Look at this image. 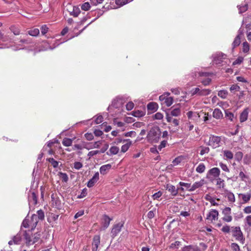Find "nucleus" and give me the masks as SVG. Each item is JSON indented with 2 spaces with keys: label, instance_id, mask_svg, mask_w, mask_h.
I'll return each instance as SVG.
<instances>
[{
  "label": "nucleus",
  "instance_id": "obj_21",
  "mask_svg": "<svg viewBox=\"0 0 251 251\" xmlns=\"http://www.w3.org/2000/svg\"><path fill=\"white\" fill-rule=\"evenodd\" d=\"M166 188L174 196H176L177 194H178V190H177V189H176V188L175 186L173 185H171V184H168L166 186Z\"/></svg>",
  "mask_w": 251,
  "mask_h": 251
},
{
  "label": "nucleus",
  "instance_id": "obj_15",
  "mask_svg": "<svg viewBox=\"0 0 251 251\" xmlns=\"http://www.w3.org/2000/svg\"><path fill=\"white\" fill-rule=\"evenodd\" d=\"M100 236L99 235H95L93 239V248L92 251H97L99 246L100 244Z\"/></svg>",
  "mask_w": 251,
  "mask_h": 251
},
{
  "label": "nucleus",
  "instance_id": "obj_5",
  "mask_svg": "<svg viewBox=\"0 0 251 251\" xmlns=\"http://www.w3.org/2000/svg\"><path fill=\"white\" fill-rule=\"evenodd\" d=\"M169 95L170 93H167L160 96L159 98V100L168 107L171 106L173 103V98L169 97Z\"/></svg>",
  "mask_w": 251,
  "mask_h": 251
},
{
  "label": "nucleus",
  "instance_id": "obj_31",
  "mask_svg": "<svg viewBox=\"0 0 251 251\" xmlns=\"http://www.w3.org/2000/svg\"><path fill=\"white\" fill-rule=\"evenodd\" d=\"M133 0H115V3L117 5L116 8H119L132 1Z\"/></svg>",
  "mask_w": 251,
  "mask_h": 251
},
{
  "label": "nucleus",
  "instance_id": "obj_49",
  "mask_svg": "<svg viewBox=\"0 0 251 251\" xmlns=\"http://www.w3.org/2000/svg\"><path fill=\"white\" fill-rule=\"evenodd\" d=\"M243 158V153L241 151L237 152L235 155V159L237 161H240Z\"/></svg>",
  "mask_w": 251,
  "mask_h": 251
},
{
  "label": "nucleus",
  "instance_id": "obj_51",
  "mask_svg": "<svg viewBox=\"0 0 251 251\" xmlns=\"http://www.w3.org/2000/svg\"><path fill=\"white\" fill-rule=\"evenodd\" d=\"M194 245H189L184 246L182 251H194Z\"/></svg>",
  "mask_w": 251,
  "mask_h": 251
},
{
  "label": "nucleus",
  "instance_id": "obj_19",
  "mask_svg": "<svg viewBox=\"0 0 251 251\" xmlns=\"http://www.w3.org/2000/svg\"><path fill=\"white\" fill-rule=\"evenodd\" d=\"M205 181L203 179H201L199 181L195 182L191 186L190 192L195 191L197 188H200L204 184Z\"/></svg>",
  "mask_w": 251,
  "mask_h": 251
},
{
  "label": "nucleus",
  "instance_id": "obj_57",
  "mask_svg": "<svg viewBox=\"0 0 251 251\" xmlns=\"http://www.w3.org/2000/svg\"><path fill=\"white\" fill-rule=\"evenodd\" d=\"M90 8V5L88 2L84 3L81 6V9L83 10L87 11Z\"/></svg>",
  "mask_w": 251,
  "mask_h": 251
},
{
  "label": "nucleus",
  "instance_id": "obj_1",
  "mask_svg": "<svg viewBox=\"0 0 251 251\" xmlns=\"http://www.w3.org/2000/svg\"><path fill=\"white\" fill-rule=\"evenodd\" d=\"M32 230H25L23 232V236L26 246H29L37 242L40 238L41 235L36 232L34 234L32 233Z\"/></svg>",
  "mask_w": 251,
  "mask_h": 251
},
{
  "label": "nucleus",
  "instance_id": "obj_54",
  "mask_svg": "<svg viewBox=\"0 0 251 251\" xmlns=\"http://www.w3.org/2000/svg\"><path fill=\"white\" fill-rule=\"evenodd\" d=\"M59 176L63 181L66 182L68 180V176L66 173L60 172Z\"/></svg>",
  "mask_w": 251,
  "mask_h": 251
},
{
  "label": "nucleus",
  "instance_id": "obj_11",
  "mask_svg": "<svg viewBox=\"0 0 251 251\" xmlns=\"http://www.w3.org/2000/svg\"><path fill=\"white\" fill-rule=\"evenodd\" d=\"M23 233L22 232H19L15 236H13L12 240L8 242L9 245L20 244L22 239V236H23Z\"/></svg>",
  "mask_w": 251,
  "mask_h": 251
},
{
  "label": "nucleus",
  "instance_id": "obj_41",
  "mask_svg": "<svg viewBox=\"0 0 251 251\" xmlns=\"http://www.w3.org/2000/svg\"><path fill=\"white\" fill-rule=\"evenodd\" d=\"M250 50L249 44L247 42H245L242 44V51L244 53H248Z\"/></svg>",
  "mask_w": 251,
  "mask_h": 251
},
{
  "label": "nucleus",
  "instance_id": "obj_27",
  "mask_svg": "<svg viewBox=\"0 0 251 251\" xmlns=\"http://www.w3.org/2000/svg\"><path fill=\"white\" fill-rule=\"evenodd\" d=\"M119 151V148L117 146H112L110 147L106 154L109 156L117 154Z\"/></svg>",
  "mask_w": 251,
  "mask_h": 251
},
{
  "label": "nucleus",
  "instance_id": "obj_43",
  "mask_svg": "<svg viewBox=\"0 0 251 251\" xmlns=\"http://www.w3.org/2000/svg\"><path fill=\"white\" fill-rule=\"evenodd\" d=\"M148 109L151 110H156L157 109V104L155 102H150L148 105Z\"/></svg>",
  "mask_w": 251,
  "mask_h": 251
},
{
  "label": "nucleus",
  "instance_id": "obj_3",
  "mask_svg": "<svg viewBox=\"0 0 251 251\" xmlns=\"http://www.w3.org/2000/svg\"><path fill=\"white\" fill-rule=\"evenodd\" d=\"M220 170L218 168L214 167L210 169L207 173L206 178L211 181H213L219 177Z\"/></svg>",
  "mask_w": 251,
  "mask_h": 251
},
{
  "label": "nucleus",
  "instance_id": "obj_25",
  "mask_svg": "<svg viewBox=\"0 0 251 251\" xmlns=\"http://www.w3.org/2000/svg\"><path fill=\"white\" fill-rule=\"evenodd\" d=\"M248 108L245 109L241 113L240 116V121L242 123L245 122L248 119Z\"/></svg>",
  "mask_w": 251,
  "mask_h": 251
},
{
  "label": "nucleus",
  "instance_id": "obj_46",
  "mask_svg": "<svg viewBox=\"0 0 251 251\" xmlns=\"http://www.w3.org/2000/svg\"><path fill=\"white\" fill-rule=\"evenodd\" d=\"M200 148H201V150L200 154L201 155H203L205 154L208 153L209 151L210 150L208 147L201 146L200 147Z\"/></svg>",
  "mask_w": 251,
  "mask_h": 251
},
{
  "label": "nucleus",
  "instance_id": "obj_28",
  "mask_svg": "<svg viewBox=\"0 0 251 251\" xmlns=\"http://www.w3.org/2000/svg\"><path fill=\"white\" fill-rule=\"evenodd\" d=\"M225 193L226 195V197H227L229 202H235V199L234 195L233 194V193H232L228 190H225Z\"/></svg>",
  "mask_w": 251,
  "mask_h": 251
},
{
  "label": "nucleus",
  "instance_id": "obj_33",
  "mask_svg": "<svg viewBox=\"0 0 251 251\" xmlns=\"http://www.w3.org/2000/svg\"><path fill=\"white\" fill-rule=\"evenodd\" d=\"M228 95V92L226 90H221L218 93V96L222 99H225Z\"/></svg>",
  "mask_w": 251,
  "mask_h": 251
},
{
  "label": "nucleus",
  "instance_id": "obj_12",
  "mask_svg": "<svg viewBox=\"0 0 251 251\" xmlns=\"http://www.w3.org/2000/svg\"><path fill=\"white\" fill-rule=\"evenodd\" d=\"M123 225L124 224L123 223L120 222L113 226L111 231V233L113 237L117 236V234L121 231Z\"/></svg>",
  "mask_w": 251,
  "mask_h": 251
},
{
  "label": "nucleus",
  "instance_id": "obj_45",
  "mask_svg": "<svg viewBox=\"0 0 251 251\" xmlns=\"http://www.w3.org/2000/svg\"><path fill=\"white\" fill-rule=\"evenodd\" d=\"M180 114V110L179 108L173 109L171 112V115L172 116H178Z\"/></svg>",
  "mask_w": 251,
  "mask_h": 251
},
{
  "label": "nucleus",
  "instance_id": "obj_63",
  "mask_svg": "<svg viewBox=\"0 0 251 251\" xmlns=\"http://www.w3.org/2000/svg\"><path fill=\"white\" fill-rule=\"evenodd\" d=\"M134 105V104L132 102H131V101L128 102L126 104V109H127V110L130 111L133 108Z\"/></svg>",
  "mask_w": 251,
  "mask_h": 251
},
{
  "label": "nucleus",
  "instance_id": "obj_59",
  "mask_svg": "<svg viewBox=\"0 0 251 251\" xmlns=\"http://www.w3.org/2000/svg\"><path fill=\"white\" fill-rule=\"evenodd\" d=\"M87 194V189L86 188H84L82 190L81 194L78 196L77 198L79 199H81L85 197Z\"/></svg>",
  "mask_w": 251,
  "mask_h": 251
},
{
  "label": "nucleus",
  "instance_id": "obj_64",
  "mask_svg": "<svg viewBox=\"0 0 251 251\" xmlns=\"http://www.w3.org/2000/svg\"><path fill=\"white\" fill-rule=\"evenodd\" d=\"M231 247L233 251H240L239 246L236 243H232L231 245Z\"/></svg>",
  "mask_w": 251,
  "mask_h": 251
},
{
  "label": "nucleus",
  "instance_id": "obj_60",
  "mask_svg": "<svg viewBox=\"0 0 251 251\" xmlns=\"http://www.w3.org/2000/svg\"><path fill=\"white\" fill-rule=\"evenodd\" d=\"M219 165L224 171L229 172V170L226 164L221 162L220 163Z\"/></svg>",
  "mask_w": 251,
  "mask_h": 251
},
{
  "label": "nucleus",
  "instance_id": "obj_38",
  "mask_svg": "<svg viewBox=\"0 0 251 251\" xmlns=\"http://www.w3.org/2000/svg\"><path fill=\"white\" fill-rule=\"evenodd\" d=\"M73 140L71 139L65 138L62 141L63 145L65 147L71 146L72 144Z\"/></svg>",
  "mask_w": 251,
  "mask_h": 251
},
{
  "label": "nucleus",
  "instance_id": "obj_30",
  "mask_svg": "<svg viewBox=\"0 0 251 251\" xmlns=\"http://www.w3.org/2000/svg\"><path fill=\"white\" fill-rule=\"evenodd\" d=\"M200 246L201 247V249H200L198 246L194 245V251H205L207 248V245L202 242L200 243Z\"/></svg>",
  "mask_w": 251,
  "mask_h": 251
},
{
  "label": "nucleus",
  "instance_id": "obj_2",
  "mask_svg": "<svg viewBox=\"0 0 251 251\" xmlns=\"http://www.w3.org/2000/svg\"><path fill=\"white\" fill-rule=\"evenodd\" d=\"M161 136V131L157 126L152 127L147 135V139L151 143H157Z\"/></svg>",
  "mask_w": 251,
  "mask_h": 251
},
{
  "label": "nucleus",
  "instance_id": "obj_18",
  "mask_svg": "<svg viewBox=\"0 0 251 251\" xmlns=\"http://www.w3.org/2000/svg\"><path fill=\"white\" fill-rule=\"evenodd\" d=\"M244 229L248 232L251 231V215H249L245 218Z\"/></svg>",
  "mask_w": 251,
  "mask_h": 251
},
{
  "label": "nucleus",
  "instance_id": "obj_61",
  "mask_svg": "<svg viewBox=\"0 0 251 251\" xmlns=\"http://www.w3.org/2000/svg\"><path fill=\"white\" fill-rule=\"evenodd\" d=\"M84 136L88 141H91L94 138L93 134L92 133H86L85 134Z\"/></svg>",
  "mask_w": 251,
  "mask_h": 251
},
{
  "label": "nucleus",
  "instance_id": "obj_48",
  "mask_svg": "<svg viewBox=\"0 0 251 251\" xmlns=\"http://www.w3.org/2000/svg\"><path fill=\"white\" fill-rule=\"evenodd\" d=\"M37 214L36 215L37 216V218H38V219L40 220H43L45 217L44 213L43 211L42 210H39L37 211Z\"/></svg>",
  "mask_w": 251,
  "mask_h": 251
},
{
  "label": "nucleus",
  "instance_id": "obj_17",
  "mask_svg": "<svg viewBox=\"0 0 251 251\" xmlns=\"http://www.w3.org/2000/svg\"><path fill=\"white\" fill-rule=\"evenodd\" d=\"M112 166L110 164H107L101 166L100 168V172L101 175H105L107 174L111 169Z\"/></svg>",
  "mask_w": 251,
  "mask_h": 251
},
{
  "label": "nucleus",
  "instance_id": "obj_29",
  "mask_svg": "<svg viewBox=\"0 0 251 251\" xmlns=\"http://www.w3.org/2000/svg\"><path fill=\"white\" fill-rule=\"evenodd\" d=\"M145 113V110H135L132 112V115L134 117L140 118L144 116Z\"/></svg>",
  "mask_w": 251,
  "mask_h": 251
},
{
  "label": "nucleus",
  "instance_id": "obj_34",
  "mask_svg": "<svg viewBox=\"0 0 251 251\" xmlns=\"http://www.w3.org/2000/svg\"><path fill=\"white\" fill-rule=\"evenodd\" d=\"M80 12V10L78 7L74 6L73 11L70 12V15L73 16L74 17H76L78 16Z\"/></svg>",
  "mask_w": 251,
  "mask_h": 251
},
{
  "label": "nucleus",
  "instance_id": "obj_32",
  "mask_svg": "<svg viewBox=\"0 0 251 251\" xmlns=\"http://www.w3.org/2000/svg\"><path fill=\"white\" fill-rule=\"evenodd\" d=\"M205 170V166L204 164L201 163L199 164L198 167L196 169V171L198 173H203Z\"/></svg>",
  "mask_w": 251,
  "mask_h": 251
},
{
  "label": "nucleus",
  "instance_id": "obj_13",
  "mask_svg": "<svg viewBox=\"0 0 251 251\" xmlns=\"http://www.w3.org/2000/svg\"><path fill=\"white\" fill-rule=\"evenodd\" d=\"M28 200L29 206L37 203V196L35 192H30L28 194Z\"/></svg>",
  "mask_w": 251,
  "mask_h": 251
},
{
  "label": "nucleus",
  "instance_id": "obj_14",
  "mask_svg": "<svg viewBox=\"0 0 251 251\" xmlns=\"http://www.w3.org/2000/svg\"><path fill=\"white\" fill-rule=\"evenodd\" d=\"M112 220V218H110L109 216L106 215H104L102 217L101 225L102 227L101 229L105 230L107 228L110 224V221Z\"/></svg>",
  "mask_w": 251,
  "mask_h": 251
},
{
  "label": "nucleus",
  "instance_id": "obj_53",
  "mask_svg": "<svg viewBox=\"0 0 251 251\" xmlns=\"http://www.w3.org/2000/svg\"><path fill=\"white\" fill-rule=\"evenodd\" d=\"M22 226L25 228H31V224L30 221H29L28 220L25 219L22 223Z\"/></svg>",
  "mask_w": 251,
  "mask_h": 251
},
{
  "label": "nucleus",
  "instance_id": "obj_36",
  "mask_svg": "<svg viewBox=\"0 0 251 251\" xmlns=\"http://www.w3.org/2000/svg\"><path fill=\"white\" fill-rule=\"evenodd\" d=\"M225 117L230 121H232L234 118V114L228 110H225Z\"/></svg>",
  "mask_w": 251,
  "mask_h": 251
},
{
  "label": "nucleus",
  "instance_id": "obj_20",
  "mask_svg": "<svg viewBox=\"0 0 251 251\" xmlns=\"http://www.w3.org/2000/svg\"><path fill=\"white\" fill-rule=\"evenodd\" d=\"M38 218H37V216L36 214H33L31 217V220L30 221L31 224V229L33 230L36 227L37 223L39 221Z\"/></svg>",
  "mask_w": 251,
  "mask_h": 251
},
{
  "label": "nucleus",
  "instance_id": "obj_16",
  "mask_svg": "<svg viewBox=\"0 0 251 251\" xmlns=\"http://www.w3.org/2000/svg\"><path fill=\"white\" fill-rule=\"evenodd\" d=\"M99 179V172H96L95 173L92 178L88 181L87 183V187L89 188L93 187L94 185V184L98 181Z\"/></svg>",
  "mask_w": 251,
  "mask_h": 251
},
{
  "label": "nucleus",
  "instance_id": "obj_24",
  "mask_svg": "<svg viewBox=\"0 0 251 251\" xmlns=\"http://www.w3.org/2000/svg\"><path fill=\"white\" fill-rule=\"evenodd\" d=\"M126 141V143L123 145L121 147V151L126 152L132 144V142L130 139L124 140V142Z\"/></svg>",
  "mask_w": 251,
  "mask_h": 251
},
{
  "label": "nucleus",
  "instance_id": "obj_58",
  "mask_svg": "<svg viewBox=\"0 0 251 251\" xmlns=\"http://www.w3.org/2000/svg\"><path fill=\"white\" fill-rule=\"evenodd\" d=\"M83 167L82 164L80 162H75L74 164V167L76 170H79Z\"/></svg>",
  "mask_w": 251,
  "mask_h": 251
},
{
  "label": "nucleus",
  "instance_id": "obj_7",
  "mask_svg": "<svg viewBox=\"0 0 251 251\" xmlns=\"http://www.w3.org/2000/svg\"><path fill=\"white\" fill-rule=\"evenodd\" d=\"M212 75V73L208 72H199V76L206 77L205 79L201 80V83L204 86L208 85L211 81V79L209 77V76H210Z\"/></svg>",
  "mask_w": 251,
  "mask_h": 251
},
{
  "label": "nucleus",
  "instance_id": "obj_23",
  "mask_svg": "<svg viewBox=\"0 0 251 251\" xmlns=\"http://www.w3.org/2000/svg\"><path fill=\"white\" fill-rule=\"evenodd\" d=\"M213 117L216 119H221L223 117V114L222 111L219 108L214 109L213 114Z\"/></svg>",
  "mask_w": 251,
  "mask_h": 251
},
{
  "label": "nucleus",
  "instance_id": "obj_56",
  "mask_svg": "<svg viewBox=\"0 0 251 251\" xmlns=\"http://www.w3.org/2000/svg\"><path fill=\"white\" fill-rule=\"evenodd\" d=\"M240 89V86H239L237 84H233L230 87V91L231 92L233 91H239Z\"/></svg>",
  "mask_w": 251,
  "mask_h": 251
},
{
  "label": "nucleus",
  "instance_id": "obj_62",
  "mask_svg": "<svg viewBox=\"0 0 251 251\" xmlns=\"http://www.w3.org/2000/svg\"><path fill=\"white\" fill-rule=\"evenodd\" d=\"M230 226L228 225H225L221 229V230L225 233H228L230 231Z\"/></svg>",
  "mask_w": 251,
  "mask_h": 251
},
{
  "label": "nucleus",
  "instance_id": "obj_50",
  "mask_svg": "<svg viewBox=\"0 0 251 251\" xmlns=\"http://www.w3.org/2000/svg\"><path fill=\"white\" fill-rule=\"evenodd\" d=\"M162 195V192L160 191H158L157 192L154 193L152 196V198L153 200H158L159 198H160Z\"/></svg>",
  "mask_w": 251,
  "mask_h": 251
},
{
  "label": "nucleus",
  "instance_id": "obj_37",
  "mask_svg": "<svg viewBox=\"0 0 251 251\" xmlns=\"http://www.w3.org/2000/svg\"><path fill=\"white\" fill-rule=\"evenodd\" d=\"M187 116L189 119H194V118H197L200 117L197 112H193L191 111L187 113Z\"/></svg>",
  "mask_w": 251,
  "mask_h": 251
},
{
  "label": "nucleus",
  "instance_id": "obj_26",
  "mask_svg": "<svg viewBox=\"0 0 251 251\" xmlns=\"http://www.w3.org/2000/svg\"><path fill=\"white\" fill-rule=\"evenodd\" d=\"M101 144V141H99L94 142L93 144L90 143L89 144L88 146L84 147V148L88 150H89L90 149H95V148H99L100 147V145Z\"/></svg>",
  "mask_w": 251,
  "mask_h": 251
},
{
  "label": "nucleus",
  "instance_id": "obj_39",
  "mask_svg": "<svg viewBox=\"0 0 251 251\" xmlns=\"http://www.w3.org/2000/svg\"><path fill=\"white\" fill-rule=\"evenodd\" d=\"M224 155L225 157L227 159H231L233 157V154L232 152L228 150H225L224 151Z\"/></svg>",
  "mask_w": 251,
  "mask_h": 251
},
{
  "label": "nucleus",
  "instance_id": "obj_6",
  "mask_svg": "<svg viewBox=\"0 0 251 251\" xmlns=\"http://www.w3.org/2000/svg\"><path fill=\"white\" fill-rule=\"evenodd\" d=\"M221 142V138L219 136L211 135L209 137L208 145L213 148H217L219 147Z\"/></svg>",
  "mask_w": 251,
  "mask_h": 251
},
{
  "label": "nucleus",
  "instance_id": "obj_22",
  "mask_svg": "<svg viewBox=\"0 0 251 251\" xmlns=\"http://www.w3.org/2000/svg\"><path fill=\"white\" fill-rule=\"evenodd\" d=\"M242 34V31L239 30L238 34L235 38L234 41L232 43L233 48L238 46L241 43V35Z\"/></svg>",
  "mask_w": 251,
  "mask_h": 251
},
{
  "label": "nucleus",
  "instance_id": "obj_9",
  "mask_svg": "<svg viewBox=\"0 0 251 251\" xmlns=\"http://www.w3.org/2000/svg\"><path fill=\"white\" fill-rule=\"evenodd\" d=\"M213 61L216 64H221L223 60L225 59L226 55L222 52H217L214 54L212 56Z\"/></svg>",
  "mask_w": 251,
  "mask_h": 251
},
{
  "label": "nucleus",
  "instance_id": "obj_35",
  "mask_svg": "<svg viewBox=\"0 0 251 251\" xmlns=\"http://www.w3.org/2000/svg\"><path fill=\"white\" fill-rule=\"evenodd\" d=\"M239 196H242V200L244 201L245 202H248L250 201L251 198V193H247L246 194H239Z\"/></svg>",
  "mask_w": 251,
  "mask_h": 251
},
{
  "label": "nucleus",
  "instance_id": "obj_40",
  "mask_svg": "<svg viewBox=\"0 0 251 251\" xmlns=\"http://www.w3.org/2000/svg\"><path fill=\"white\" fill-rule=\"evenodd\" d=\"M215 180H216V185L219 188H224L225 187V181L223 179L218 177Z\"/></svg>",
  "mask_w": 251,
  "mask_h": 251
},
{
  "label": "nucleus",
  "instance_id": "obj_44",
  "mask_svg": "<svg viewBox=\"0 0 251 251\" xmlns=\"http://www.w3.org/2000/svg\"><path fill=\"white\" fill-rule=\"evenodd\" d=\"M28 34L32 36H36L39 34V30L38 28L31 29L28 31Z\"/></svg>",
  "mask_w": 251,
  "mask_h": 251
},
{
  "label": "nucleus",
  "instance_id": "obj_8",
  "mask_svg": "<svg viewBox=\"0 0 251 251\" xmlns=\"http://www.w3.org/2000/svg\"><path fill=\"white\" fill-rule=\"evenodd\" d=\"M232 236L234 237L236 240L238 241H242L243 239V234L241 230L240 227L239 226L232 227Z\"/></svg>",
  "mask_w": 251,
  "mask_h": 251
},
{
  "label": "nucleus",
  "instance_id": "obj_55",
  "mask_svg": "<svg viewBox=\"0 0 251 251\" xmlns=\"http://www.w3.org/2000/svg\"><path fill=\"white\" fill-rule=\"evenodd\" d=\"M239 177L243 181H246L249 179V176L247 175H245L243 172H240L239 173Z\"/></svg>",
  "mask_w": 251,
  "mask_h": 251
},
{
  "label": "nucleus",
  "instance_id": "obj_10",
  "mask_svg": "<svg viewBox=\"0 0 251 251\" xmlns=\"http://www.w3.org/2000/svg\"><path fill=\"white\" fill-rule=\"evenodd\" d=\"M219 212L216 209H211L206 216V219L212 222L218 218Z\"/></svg>",
  "mask_w": 251,
  "mask_h": 251
},
{
  "label": "nucleus",
  "instance_id": "obj_47",
  "mask_svg": "<svg viewBox=\"0 0 251 251\" xmlns=\"http://www.w3.org/2000/svg\"><path fill=\"white\" fill-rule=\"evenodd\" d=\"M48 161L51 163V165L53 168H57L58 166V162L55 160L53 158H50L48 159Z\"/></svg>",
  "mask_w": 251,
  "mask_h": 251
},
{
  "label": "nucleus",
  "instance_id": "obj_42",
  "mask_svg": "<svg viewBox=\"0 0 251 251\" xmlns=\"http://www.w3.org/2000/svg\"><path fill=\"white\" fill-rule=\"evenodd\" d=\"M238 8L239 13L241 14L248 10V5L247 4H245L243 5H238Z\"/></svg>",
  "mask_w": 251,
  "mask_h": 251
},
{
  "label": "nucleus",
  "instance_id": "obj_4",
  "mask_svg": "<svg viewBox=\"0 0 251 251\" xmlns=\"http://www.w3.org/2000/svg\"><path fill=\"white\" fill-rule=\"evenodd\" d=\"M211 90L208 89H201L200 87L193 88L190 93L192 96H206L210 94Z\"/></svg>",
  "mask_w": 251,
  "mask_h": 251
},
{
  "label": "nucleus",
  "instance_id": "obj_52",
  "mask_svg": "<svg viewBox=\"0 0 251 251\" xmlns=\"http://www.w3.org/2000/svg\"><path fill=\"white\" fill-rule=\"evenodd\" d=\"M179 185H180L181 186H184L185 187L187 190L190 192V190L191 189V184L190 183H185V182H179Z\"/></svg>",
  "mask_w": 251,
  "mask_h": 251
}]
</instances>
